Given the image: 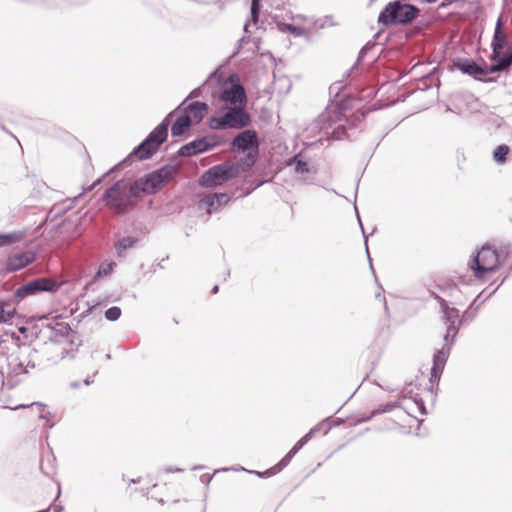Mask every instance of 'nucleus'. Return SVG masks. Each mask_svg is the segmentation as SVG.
I'll return each mask as SVG.
<instances>
[{
  "mask_svg": "<svg viewBox=\"0 0 512 512\" xmlns=\"http://www.w3.org/2000/svg\"><path fill=\"white\" fill-rule=\"evenodd\" d=\"M176 168L165 164L132 182L128 187L124 179L115 181L102 196L105 206L116 215H126L138 205L144 195L157 194L176 176Z\"/></svg>",
  "mask_w": 512,
  "mask_h": 512,
  "instance_id": "1",
  "label": "nucleus"
},
{
  "mask_svg": "<svg viewBox=\"0 0 512 512\" xmlns=\"http://www.w3.org/2000/svg\"><path fill=\"white\" fill-rule=\"evenodd\" d=\"M344 87L342 80L330 85V102L314 122V128L318 129L326 140L350 139L348 131L356 128L366 116L365 112H357L351 119L344 117V113L350 108L352 102L349 96L340 98Z\"/></svg>",
  "mask_w": 512,
  "mask_h": 512,
  "instance_id": "2",
  "label": "nucleus"
},
{
  "mask_svg": "<svg viewBox=\"0 0 512 512\" xmlns=\"http://www.w3.org/2000/svg\"><path fill=\"white\" fill-rule=\"evenodd\" d=\"M46 328L50 332L47 338L51 343H67L69 345L68 348H63L59 352L53 363L57 364L59 361L64 359H76L79 348L83 345V340L81 339L79 333L72 329L66 322H51L46 324Z\"/></svg>",
  "mask_w": 512,
  "mask_h": 512,
  "instance_id": "3",
  "label": "nucleus"
},
{
  "mask_svg": "<svg viewBox=\"0 0 512 512\" xmlns=\"http://www.w3.org/2000/svg\"><path fill=\"white\" fill-rule=\"evenodd\" d=\"M418 6L406 3L405 0H394L385 5L378 15L379 25L388 28L390 26H408L420 16Z\"/></svg>",
  "mask_w": 512,
  "mask_h": 512,
  "instance_id": "4",
  "label": "nucleus"
},
{
  "mask_svg": "<svg viewBox=\"0 0 512 512\" xmlns=\"http://www.w3.org/2000/svg\"><path fill=\"white\" fill-rule=\"evenodd\" d=\"M504 248L505 250H498L494 245L486 243L472 256L468 266L477 279L484 278L485 275L499 269L502 264V254H505L506 257L510 252V245Z\"/></svg>",
  "mask_w": 512,
  "mask_h": 512,
  "instance_id": "5",
  "label": "nucleus"
},
{
  "mask_svg": "<svg viewBox=\"0 0 512 512\" xmlns=\"http://www.w3.org/2000/svg\"><path fill=\"white\" fill-rule=\"evenodd\" d=\"M237 166L238 164H234V162L230 160L216 164L202 173L198 183L201 187L207 189L222 186L228 181L238 177Z\"/></svg>",
  "mask_w": 512,
  "mask_h": 512,
  "instance_id": "6",
  "label": "nucleus"
},
{
  "mask_svg": "<svg viewBox=\"0 0 512 512\" xmlns=\"http://www.w3.org/2000/svg\"><path fill=\"white\" fill-rule=\"evenodd\" d=\"M219 99L230 106H246L247 94L244 85L237 73H231L219 87Z\"/></svg>",
  "mask_w": 512,
  "mask_h": 512,
  "instance_id": "7",
  "label": "nucleus"
},
{
  "mask_svg": "<svg viewBox=\"0 0 512 512\" xmlns=\"http://www.w3.org/2000/svg\"><path fill=\"white\" fill-rule=\"evenodd\" d=\"M263 183V181L252 182L250 188L246 189L245 191L241 189V193L237 195V197L248 196L251 192L260 187ZM233 197H236V193L208 194L198 201V209L205 210L207 214H212L218 211L220 208L227 205Z\"/></svg>",
  "mask_w": 512,
  "mask_h": 512,
  "instance_id": "8",
  "label": "nucleus"
},
{
  "mask_svg": "<svg viewBox=\"0 0 512 512\" xmlns=\"http://www.w3.org/2000/svg\"><path fill=\"white\" fill-rule=\"evenodd\" d=\"M60 284L51 277H38L21 286L14 292L15 303L21 302L28 296H33L41 292L55 293L58 291Z\"/></svg>",
  "mask_w": 512,
  "mask_h": 512,
  "instance_id": "9",
  "label": "nucleus"
},
{
  "mask_svg": "<svg viewBox=\"0 0 512 512\" xmlns=\"http://www.w3.org/2000/svg\"><path fill=\"white\" fill-rule=\"evenodd\" d=\"M225 140L222 136L211 133L203 137L196 138L184 145L177 151L178 157H192L198 154L208 152L218 146L224 144Z\"/></svg>",
  "mask_w": 512,
  "mask_h": 512,
  "instance_id": "10",
  "label": "nucleus"
},
{
  "mask_svg": "<svg viewBox=\"0 0 512 512\" xmlns=\"http://www.w3.org/2000/svg\"><path fill=\"white\" fill-rule=\"evenodd\" d=\"M452 333H453V330H448V328H446V333L444 335L445 344L443 345V347L441 349L437 350L433 355V365L431 367L430 378H429V382L431 384V387H430L431 392L434 391V386H436V389H438L441 375L443 373L445 364L448 360L450 351L454 344V342H452Z\"/></svg>",
  "mask_w": 512,
  "mask_h": 512,
  "instance_id": "11",
  "label": "nucleus"
},
{
  "mask_svg": "<svg viewBox=\"0 0 512 512\" xmlns=\"http://www.w3.org/2000/svg\"><path fill=\"white\" fill-rule=\"evenodd\" d=\"M259 138L254 129H246L238 133L231 141V150L242 153L259 151Z\"/></svg>",
  "mask_w": 512,
  "mask_h": 512,
  "instance_id": "12",
  "label": "nucleus"
},
{
  "mask_svg": "<svg viewBox=\"0 0 512 512\" xmlns=\"http://www.w3.org/2000/svg\"><path fill=\"white\" fill-rule=\"evenodd\" d=\"M453 65L462 74L468 75L474 80L485 83H493L497 81L495 77H483L482 65L477 64L473 59L458 57L454 59Z\"/></svg>",
  "mask_w": 512,
  "mask_h": 512,
  "instance_id": "13",
  "label": "nucleus"
},
{
  "mask_svg": "<svg viewBox=\"0 0 512 512\" xmlns=\"http://www.w3.org/2000/svg\"><path fill=\"white\" fill-rule=\"evenodd\" d=\"M0 373L3 385L8 389H13L20 383V376L28 374V370L24 367V361L15 358L8 361L6 376H4L3 370Z\"/></svg>",
  "mask_w": 512,
  "mask_h": 512,
  "instance_id": "14",
  "label": "nucleus"
},
{
  "mask_svg": "<svg viewBox=\"0 0 512 512\" xmlns=\"http://www.w3.org/2000/svg\"><path fill=\"white\" fill-rule=\"evenodd\" d=\"M246 106H231L225 111L229 129L240 130L250 125L251 116L245 109Z\"/></svg>",
  "mask_w": 512,
  "mask_h": 512,
  "instance_id": "15",
  "label": "nucleus"
},
{
  "mask_svg": "<svg viewBox=\"0 0 512 512\" xmlns=\"http://www.w3.org/2000/svg\"><path fill=\"white\" fill-rule=\"evenodd\" d=\"M36 260V253L30 250L11 254L4 263L6 273L19 271Z\"/></svg>",
  "mask_w": 512,
  "mask_h": 512,
  "instance_id": "16",
  "label": "nucleus"
},
{
  "mask_svg": "<svg viewBox=\"0 0 512 512\" xmlns=\"http://www.w3.org/2000/svg\"><path fill=\"white\" fill-rule=\"evenodd\" d=\"M160 147L161 146H156V143L149 141L146 137L128 154V156L123 161L120 162L121 166L130 164L133 158H137L140 161L148 160L158 152Z\"/></svg>",
  "mask_w": 512,
  "mask_h": 512,
  "instance_id": "17",
  "label": "nucleus"
},
{
  "mask_svg": "<svg viewBox=\"0 0 512 512\" xmlns=\"http://www.w3.org/2000/svg\"><path fill=\"white\" fill-rule=\"evenodd\" d=\"M503 18L502 15L499 16L496 22L494 35L491 43L492 53L490 55V59H495L498 57V54H502V50L507 48L508 53L512 52V48L509 46V42L506 34L503 32Z\"/></svg>",
  "mask_w": 512,
  "mask_h": 512,
  "instance_id": "18",
  "label": "nucleus"
},
{
  "mask_svg": "<svg viewBox=\"0 0 512 512\" xmlns=\"http://www.w3.org/2000/svg\"><path fill=\"white\" fill-rule=\"evenodd\" d=\"M490 60L494 61V63L487 65L485 60L481 58L483 77H486L489 73L507 71L512 66V52L505 55L498 54L497 58Z\"/></svg>",
  "mask_w": 512,
  "mask_h": 512,
  "instance_id": "19",
  "label": "nucleus"
},
{
  "mask_svg": "<svg viewBox=\"0 0 512 512\" xmlns=\"http://www.w3.org/2000/svg\"><path fill=\"white\" fill-rule=\"evenodd\" d=\"M504 282V279L492 290L490 291L481 301L480 303H477L478 299H480L486 289H484L483 291H481L477 297L473 300V302L470 304V306L463 312V314L461 315V319L459 320V324L460 325H465L471 321H473V319L475 318L476 314H477V311L479 309V307L483 304V302L488 299L491 295H493L497 290L498 288L503 284Z\"/></svg>",
  "mask_w": 512,
  "mask_h": 512,
  "instance_id": "20",
  "label": "nucleus"
},
{
  "mask_svg": "<svg viewBox=\"0 0 512 512\" xmlns=\"http://www.w3.org/2000/svg\"><path fill=\"white\" fill-rule=\"evenodd\" d=\"M184 114L191 116L193 124L197 125L203 121L208 113L209 106L206 102L192 101L186 106L179 108Z\"/></svg>",
  "mask_w": 512,
  "mask_h": 512,
  "instance_id": "21",
  "label": "nucleus"
},
{
  "mask_svg": "<svg viewBox=\"0 0 512 512\" xmlns=\"http://www.w3.org/2000/svg\"><path fill=\"white\" fill-rule=\"evenodd\" d=\"M442 312L446 328L453 330L452 342H455V338L462 326L459 324V320L461 319L460 311L455 307H448Z\"/></svg>",
  "mask_w": 512,
  "mask_h": 512,
  "instance_id": "22",
  "label": "nucleus"
},
{
  "mask_svg": "<svg viewBox=\"0 0 512 512\" xmlns=\"http://www.w3.org/2000/svg\"><path fill=\"white\" fill-rule=\"evenodd\" d=\"M193 125V121L191 116L184 114L181 111V114L176 118L171 127V135L173 137L182 136L185 132L189 131Z\"/></svg>",
  "mask_w": 512,
  "mask_h": 512,
  "instance_id": "23",
  "label": "nucleus"
},
{
  "mask_svg": "<svg viewBox=\"0 0 512 512\" xmlns=\"http://www.w3.org/2000/svg\"><path fill=\"white\" fill-rule=\"evenodd\" d=\"M16 315V307L13 300L0 299V323H12Z\"/></svg>",
  "mask_w": 512,
  "mask_h": 512,
  "instance_id": "24",
  "label": "nucleus"
},
{
  "mask_svg": "<svg viewBox=\"0 0 512 512\" xmlns=\"http://www.w3.org/2000/svg\"><path fill=\"white\" fill-rule=\"evenodd\" d=\"M138 242L139 238L134 236H124L119 238L114 244L117 256L124 257L126 250L134 247Z\"/></svg>",
  "mask_w": 512,
  "mask_h": 512,
  "instance_id": "25",
  "label": "nucleus"
},
{
  "mask_svg": "<svg viewBox=\"0 0 512 512\" xmlns=\"http://www.w3.org/2000/svg\"><path fill=\"white\" fill-rule=\"evenodd\" d=\"M258 155L259 151L247 152L239 161L234 162V164H238V175L241 172H246L250 170L255 165Z\"/></svg>",
  "mask_w": 512,
  "mask_h": 512,
  "instance_id": "26",
  "label": "nucleus"
},
{
  "mask_svg": "<svg viewBox=\"0 0 512 512\" xmlns=\"http://www.w3.org/2000/svg\"><path fill=\"white\" fill-rule=\"evenodd\" d=\"M165 125L160 123L147 135L148 140L156 143V146H161L168 138V131L165 130Z\"/></svg>",
  "mask_w": 512,
  "mask_h": 512,
  "instance_id": "27",
  "label": "nucleus"
},
{
  "mask_svg": "<svg viewBox=\"0 0 512 512\" xmlns=\"http://www.w3.org/2000/svg\"><path fill=\"white\" fill-rule=\"evenodd\" d=\"M55 460L52 453L40 460V470L48 478H52L56 474Z\"/></svg>",
  "mask_w": 512,
  "mask_h": 512,
  "instance_id": "28",
  "label": "nucleus"
},
{
  "mask_svg": "<svg viewBox=\"0 0 512 512\" xmlns=\"http://www.w3.org/2000/svg\"><path fill=\"white\" fill-rule=\"evenodd\" d=\"M277 469V466L276 464L272 467H270L269 469H266L264 471H256V470H247L243 467H240V468H235V467H230V468H223L222 471L226 472V471H229V470H233V471H247L248 473L250 474H254L260 478H270L278 473H280L279 470H276Z\"/></svg>",
  "mask_w": 512,
  "mask_h": 512,
  "instance_id": "29",
  "label": "nucleus"
},
{
  "mask_svg": "<svg viewBox=\"0 0 512 512\" xmlns=\"http://www.w3.org/2000/svg\"><path fill=\"white\" fill-rule=\"evenodd\" d=\"M25 236V231H14L10 233H0V247L9 246L19 242Z\"/></svg>",
  "mask_w": 512,
  "mask_h": 512,
  "instance_id": "30",
  "label": "nucleus"
},
{
  "mask_svg": "<svg viewBox=\"0 0 512 512\" xmlns=\"http://www.w3.org/2000/svg\"><path fill=\"white\" fill-rule=\"evenodd\" d=\"M511 149L506 144H501L497 146L493 151V160L498 165H503L507 162V157L510 153Z\"/></svg>",
  "mask_w": 512,
  "mask_h": 512,
  "instance_id": "31",
  "label": "nucleus"
},
{
  "mask_svg": "<svg viewBox=\"0 0 512 512\" xmlns=\"http://www.w3.org/2000/svg\"><path fill=\"white\" fill-rule=\"evenodd\" d=\"M116 265L117 264L115 261H103L99 265L98 270H97L96 274L94 275L93 282H95L103 277L109 276L113 272Z\"/></svg>",
  "mask_w": 512,
  "mask_h": 512,
  "instance_id": "32",
  "label": "nucleus"
},
{
  "mask_svg": "<svg viewBox=\"0 0 512 512\" xmlns=\"http://www.w3.org/2000/svg\"><path fill=\"white\" fill-rule=\"evenodd\" d=\"M208 126L213 130H227L229 129L225 113L222 116H212L208 120Z\"/></svg>",
  "mask_w": 512,
  "mask_h": 512,
  "instance_id": "33",
  "label": "nucleus"
},
{
  "mask_svg": "<svg viewBox=\"0 0 512 512\" xmlns=\"http://www.w3.org/2000/svg\"><path fill=\"white\" fill-rule=\"evenodd\" d=\"M291 164L295 166V172L298 174H304L309 172L308 163L302 158L301 153L295 154L291 158Z\"/></svg>",
  "mask_w": 512,
  "mask_h": 512,
  "instance_id": "34",
  "label": "nucleus"
},
{
  "mask_svg": "<svg viewBox=\"0 0 512 512\" xmlns=\"http://www.w3.org/2000/svg\"><path fill=\"white\" fill-rule=\"evenodd\" d=\"M283 31H288L296 37H300L307 34V31L302 26H295L291 23H284L281 28Z\"/></svg>",
  "mask_w": 512,
  "mask_h": 512,
  "instance_id": "35",
  "label": "nucleus"
},
{
  "mask_svg": "<svg viewBox=\"0 0 512 512\" xmlns=\"http://www.w3.org/2000/svg\"><path fill=\"white\" fill-rule=\"evenodd\" d=\"M206 85H207V81H205L202 85L194 88L189 94L188 96L182 101V103L178 106V108H181L185 105V103L190 100V99H194V98H198V97H201L202 94H203V90L206 88Z\"/></svg>",
  "mask_w": 512,
  "mask_h": 512,
  "instance_id": "36",
  "label": "nucleus"
},
{
  "mask_svg": "<svg viewBox=\"0 0 512 512\" xmlns=\"http://www.w3.org/2000/svg\"><path fill=\"white\" fill-rule=\"evenodd\" d=\"M259 14H260V6H253L250 7V19L244 24L243 30L245 33H248V26L249 22H253L256 24L259 20Z\"/></svg>",
  "mask_w": 512,
  "mask_h": 512,
  "instance_id": "37",
  "label": "nucleus"
},
{
  "mask_svg": "<svg viewBox=\"0 0 512 512\" xmlns=\"http://www.w3.org/2000/svg\"><path fill=\"white\" fill-rule=\"evenodd\" d=\"M121 166V163H118L114 165L112 168H110L106 173H104L101 177L97 178L91 185H89L87 188L84 189V193L91 192L96 186H98L102 180L108 176L110 173L114 172Z\"/></svg>",
  "mask_w": 512,
  "mask_h": 512,
  "instance_id": "38",
  "label": "nucleus"
},
{
  "mask_svg": "<svg viewBox=\"0 0 512 512\" xmlns=\"http://www.w3.org/2000/svg\"><path fill=\"white\" fill-rule=\"evenodd\" d=\"M354 208H355V211H356V214H357V218H358V222H359V225H360L363 237H364V244H365V249H366L367 257H368V260H369L370 268H371L372 272L374 273V269H373L372 261H371V258H370L369 249H368V236L365 234V231H364L361 219H360V215H359L356 203H354Z\"/></svg>",
  "mask_w": 512,
  "mask_h": 512,
  "instance_id": "39",
  "label": "nucleus"
},
{
  "mask_svg": "<svg viewBox=\"0 0 512 512\" xmlns=\"http://www.w3.org/2000/svg\"><path fill=\"white\" fill-rule=\"evenodd\" d=\"M38 354V351L35 348H30L27 353V359L24 361V367L28 370V368L34 369L36 367L35 357Z\"/></svg>",
  "mask_w": 512,
  "mask_h": 512,
  "instance_id": "40",
  "label": "nucleus"
},
{
  "mask_svg": "<svg viewBox=\"0 0 512 512\" xmlns=\"http://www.w3.org/2000/svg\"><path fill=\"white\" fill-rule=\"evenodd\" d=\"M121 316V309L118 306H112L105 311V318L108 321H116Z\"/></svg>",
  "mask_w": 512,
  "mask_h": 512,
  "instance_id": "41",
  "label": "nucleus"
},
{
  "mask_svg": "<svg viewBox=\"0 0 512 512\" xmlns=\"http://www.w3.org/2000/svg\"><path fill=\"white\" fill-rule=\"evenodd\" d=\"M322 428H324V434H327L331 430L332 425L330 423H327L326 420H323L319 422L317 425H315L312 429H310V431L307 434H309L311 438L313 434L320 431Z\"/></svg>",
  "mask_w": 512,
  "mask_h": 512,
  "instance_id": "42",
  "label": "nucleus"
},
{
  "mask_svg": "<svg viewBox=\"0 0 512 512\" xmlns=\"http://www.w3.org/2000/svg\"><path fill=\"white\" fill-rule=\"evenodd\" d=\"M296 454L297 453H293V450L290 449L288 453L276 464V470H279L281 472L290 463V461Z\"/></svg>",
  "mask_w": 512,
  "mask_h": 512,
  "instance_id": "43",
  "label": "nucleus"
},
{
  "mask_svg": "<svg viewBox=\"0 0 512 512\" xmlns=\"http://www.w3.org/2000/svg\"><path fill=\"white\" fill-rule=\"evenodd\" d=\"M397 407L396 402H388L386 404H380L377 407L374 408L377 415L383 414L386 412H391Z\"/></svg>",
  "mask_w": 512,
  "mask_h": 512,
  "instance_id": "44",
  "label": "nucleus"
},
{
  "mask_svg": "<svg viewBox=\"0 0 512 512\" xmlns=\"http://www.w3.org/2000/svg\"><path fill=\"white\" fill-rule=\"evenodd\" d=\"M377 46V44L373 41H368L359 51L358 53V57H357V61H356V64L358 62H360L364 57L365 55L370 51L372 50L373 48H375Z\"/></svg>",
  "mask_w": 512,
  "mask_h": 512,
  "instance_id": "45",
  "label": "nucleus"
},
{
  "mask_svg": "<svg viewBox=\"0 0 512 512\" xmlns=\"http://www.w3.org/2000/svg\"><path fill=\"white\" fill-rule=\"evenodd\" d=\"M377 46V44L373 41H368L359 51L358 53V57H357V61H356V64L358 62H360L364 57L365 55L370 51L372 50L373 48H375Z\"/></svg>",
  "mask_w": 512,
  "mask_h": 512,
  "instance_id": "46",
  "label": "nucleus"
},
{
  "mask_svg": "<svg viewBox=\"0 0 512 512\" xmlns=\"http://www.w3.org/2000/svg\"><path fill=\"white\" fill-rule=\"evenodd\" d=\"M212 79H215L216 80V83H217V86L220 87L221 85H223V82H224V78H223V75L222 73L220 72L219 70V67L216 68L215 70H213L209 76H208V79L206 80L207 82L209 80H212Z\"/></svg>",
  "mask_w": 512,
  "mask_h": 512,
  "instance_id": "47",
  "label": "nucleus"
},
{
  "mask_svg": "<svg viewBox=\"0 0 512 512\" xmlns=\"http://www.w3.org/2000/svg\"><path fill=\"white\" fill-rule=\"evenodd\" d=\"M310 440V435L309 434H305L304 436H302L297 442L296 444L291 448L293 450V453H298V451L300 449H302V447Z\"/></svg>",
  "mask_w": 512,
  "mask_h": 512,
  "instance_id": "48",
  "label": "nucleus"
},
{
  "mask_svg": "<svg viewBox=\"0 0 512 512\" xmlns=\"http://www.w3.org/2000/svg\"><path fill=\"white\" fill-rule=\"evenodd\" d=\"M413 402L416 404L418 410L420 411V413L422 415L427 414V409H426L424 400L418 394H415V397L413 398Z\"/></svg>",
  "mask_w": 512,
  "mask_h": 512,
  "instance_id": "49",
  "label": "nucleus"
},
{
  "mask_svg": "<svg viewBox=\"0 0 512 512\" xmlns=\"http://www.w3.org/2000/svg\"><path fill=\"white\" fill-rule=\"evenodd\" d=\"M431 296L439 303L442 311L449 307L448 302L438 294L431 293Z\"/></svg>",
  "mask_w": 512,
  "mask_h": 512,
  "instance_id": "50",
  "label": "nucleus"
},
{
  "mask_svg": "<svg viewBox=\"0 0 512 512\" xmlns=\"http://www.w3.org/2000/svg\"><path fill=\"white\" fill-rule=\"evenodd\" d=\"M245 41V37H242L238 43H237V47L236 49L233 51V53L229 56L228 60H231L233 58H235L239 53H240V47L242 45V43Z\"/></svg>",
  "mask_w": 512,
  "mask_h": 512,
  "instance_id": "51",
  "label": "nucleus"
},
{
  "mask_svg": "<svg viewBox=\"0 0 512 512\" xmlns=\"http://www.w3.org/2000/svg\"><path fill=\"white\" fill-rule=\"evenodd\" d=\"M38 405H39V407H40V414H39V417H40L41 419H46V420H48V419H49V417L51 416V413H50V412H45V411H44V408H45V406H44V405H42V404H40V403H38Z\"/></svg>",
  "mask_w": 512,
  "mask_h": 512,
  "instance_id": "52",
  "label": "nucleus"
},
{
  "mask_svg": "<svg viewBox=\"0 0 512 512\" xmlns=\"http://www.w3.org/2000/svg\"><path fill=\"white\" fill-rule=\"evenodd\" d=\"M173 113H174L173 111H172V112H170V113H168V114L165 116V118L162 120V122H161V123L166 124V125H165V130H166V131H168V129H169V125H170L171 117H172Z\"/></svg>",
  "mask_w": 512,
  "mask_h": 512,
  "instance_id": "53",
  "label": "nucleus"
},
{
  "mask_svg": "<svg viewBox=\"0 0 512 512\" xmlns=\"http://www.w3.org/2000/svg\"><path fill=\"white\" fill-rule=\"evenodd\" d=\"M173 113H174L173 111H172V112H170V113H168V114L165 116V118L162 120V122H161V123L166 124V125H165V130H166V131H168V129H169V125H170L171 117H172Z\"/></svg>",
  "mask_w": 512,
  "mask_h": 512,
  "instance_id": "54",
  "label": "nucleus"
},
{
  "mask_svg": "<svg viewBox=\"0 0 512 512\" xmlns=\"http://www.w3.org/2000/svg\"><path fill=\"white\" fill-rule=\"evenodd\" d=\"M377 414L375 412V410L373 409L369 414L367 415H364L362 418H361V422H368L370 421L373 417H375Z\"/></svg>",
  "mask_w": 512,
  "mask_h": 512,
  "instance_id": "55",
  "label": "nucleus"
},
{
  "mask_svg": "<svg viewBox=\"0 0 512 512\" xmlns=\"http://www.w3.org/2000/svg\"><path fill=\"white\" fill-rule=\"evenodd\" d=\"M212 477H213V475L203 474V475L200 476V480H201L202 483L209 484L210 481L212 480Z\"/></svg>",
  "mask_w": 512,
  "mask_h": 512,
  "instance_id": "56",
  "label": "nucleus"
},
{
  "mask_svg": "<svg viewBox=\"0 0 512 512\" xmlns=\"http://www.w3.org/2000/svg\"><path fill=\"white\" fill-rule=\"evenodd\" d=\"M164 471H165L166 473H172V472H180V471H183V469L178 468V467H172V466H170V467H166V468L164 469Z\"/></svg>",
  "mask_w": 512,
  "mask_h": 512,
  "instance_id": "57",
  "label": "nucleus"
},
{
  "mask_svg": "<svg viewBox=\"0 0 512 512\" xmlns=\"http://www.w3.org/2000/svg\"><path fill=\"white\" fill-rule=\"evenodd\" d=\"M449 296H454L455 293L459 292L458 286L453 284L449 286Z\"/></svg>",
  "mask_w": 512,
  "mask_h": 512,
  "instance_id": "58",
  "label": "nucleus"
},
{
  "mask_svg": "<svg viewBox=\"0 0 512 512\" xmlns=\"http://www.w3.org/2000/svg\"><path fill=\"white\" fill-rule=\"evenodd\" d=\"M0 129H1L2 131H4L5 133H7V134L11 135L12 137L16 138V137H15V136H14V135H13V134L8 130V129H7V127H6L4 124H2V123H0Z\"/></svg>",
  "mask_w": 512,
  "mask_h": 512,
  "instance_id": "59",
  "label": "nucleus"
},
{
  "mask_svg": "<svg viewBox=\"0 0 512 512\" xmlns=\"http://www.w3.org/2000/svg\"><path fill=\"white\" fill-rule=\"evenodd\" d=\"M404 393H405V397L410 398V399H412V400H413V398L415 397V394L413 393V391H412V390L406 391V392H404Z\"/></svg>",
  "mask_w": 512,
  "mask_h": 512,
  "instance_id": "60",
  "label": "nucleus"
},
{
  "mask_svg": "<svg viewBox=\"0 0 512 512\" xmlns=\"http://www.w3.org/2000/svg\"><path fill=\"white\" fill-rule=\"evenodd\" d=\"M63 510V506L62 505H55L54 506V512H61Z\"/></svg>",
  "mask_w": 512,
  "mask_h": 512,
  "instance_id": "61",
  "label": "nucleus"
},
{
  "mask_svg": "<svg viewBox=\"0 0 512 512\" xmlns=\"http://www.w3.org/2000/svg\"><path fill=\"white\" fill-rule=\"evenodd\" d=\"M91 383H93V380L90 378V377H87L85 380H84V384L85 385H90Z\"/></svg>",
  "mask_w": 512,
  "mask_h": 512,
  "instance_id": "62",
  "label": "nucleus"
},
{
  "mask_svg": "<svg viewBox=\"0 0 512 512\" xmlns=\"http://www.w3.org/2000/svg\"><path fill=\"white\" fill-rule=\"evenodd\" d=\"M218 291H219V286H218V285H214V286H213V288H212V290H211V292H212L213 294H216V293H218Z\"/></svg>",
  "mask_w": 512,
  "mask_h": 512,
  "instance_id": "63",
  "label": "nucleus"
},
{
  "mask_svg": "<svg viewBox=\"0 0 512 512\" xmlns=\"http://www.w3.org/2000/svg\"><path fill=\"white\" fill-rule=\"evenodd\" d=\"M261 0H251V5L253 6H260Z\"/></svg>",
  "mask_w": 512,
  "mask_h": 512,
  "instance_id": "64",
  "label": "nucleus"
}]
</instances>
